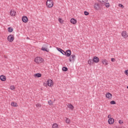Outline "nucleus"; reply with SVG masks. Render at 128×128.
<instances>
[{"instance_id": "24", "label": "nucleus", "mask_w": 128, "mask_h": 128, "mask_svg": "<svg viewBox=\"0 0 128 128\" xmlns=\"http://www.w3.org/2000/svg\"><path fill=\"white\" fill-rule=\"evenodd\" d=\"M48 104L50 106H52V104H54V102H52V100H49L48 102Z\"/></svg>"}, {"instance_id": "23", "label": "nucleus", "mask_w": 128, "mask_h": 128, "mask_svg": "<svg viewBox=\"0 0 128 128\" xmlns=\"http://www.w3.org/2000/svg\"><path fill=\"white\" fill-rule=\"evenodd\" d=\"M8 32H12V30H14V29H12V28L9 27L8 28Z\"/></svg>"}, {"instance_id": "2", "label": "nucleus", "mask_w": 128, "mask_h": 128, "mask_svg": "<svg viewBox=\"0 0 128 128\" xmlns=\"http://www.w3.org/2000/svg\"><path fill=\"white\" fill-rule=\"evenodd\" d=\"M34 62L36 64H42L44 62V59L40 57H37L35 58Z\"/></svg>"}, {"instance_id": "27", "label": "nucleus", "mask_w": 128, "mask_h": 128, "mask_svg": "<svg viewBox=\"0 0 128 128\" xmlns=\"http://www.w3.org/2000/svg\"><path fill=\"white\" fill-rule=\"evenodd\" d=\"M41 50H43L44 52H48V50H46V48L42 47Z\"/></svg>"}, {"instance_id": "34", "label": "nucleus", "mask_w": 128, "mask_h": 128, "mask_svg": "<svg viewBox=\"0 0 128 128\" xmlns=\"http://www.w3.org/2000/svg\"><path fill=\"white\" fill-rule=\"evenodd\" d=\"M36 108H40V106H42L40 104H36Z\"/></svg>"}, {"instance_id": "13", "label": "nucleus", "mask_w": 128, "mask_h": 128, "mask_svg": "<svg viewBox=\"0 0 128 128\" xmlns=\"http://www.w3.org/2000/svg\"><path fill=\"white\" fill-rule=\"evenodd\" d=\"M102 62L103 64H105V66H108V60H106V59L102 60Z\"/></svg>"}, {"instance_id": "35", "label": "nucleus", "mask_w": 128, "mask_h": 128, "mask_svg": "<svg viewBox=\"0 0 128 128\" xmlns=\"http://www.w3.org/2000/svg\"><path fill=\"white\" fill-rule=\"evenodd\" d=\"M124 74H126V76H128V70H126L124 71Z\"/></svg>"}, {"instance_id": "26", "label": "nucleus", "mask_w": 128, "mask_h": 128, "mask_svg": "<svg viewBox=\"0 0 128 128\" xmlns=\"http://www.w3.org/2000/svg\"><path fill=\"white\" fill-rule=\"evenodd\" d=\"M62 70H63V72H68V68L64 66L62 68Z\"/></svg>"}, {"instance_id": "33", "label": "nucleus", "mask_w": 128, "mask_h": 128, "mask_svg": "<svg viewBox=\"0 0 128 128\" xmlns=\"http://www.w3.org/2000/svg\"><path fill=\"white\" fill-rule=\"evenodd\" d=\"M110 104H116V103L114 101L112 100L110 102Z\"/></svg>"}, {"instance_id": "29", "label": "nucleus", "mask_w": 128, "mask_h": 128, "mask_svg": "<svg viewBox=\"0 0 128 128\" xmlns=\"http://www.w3.org/2000/svg\"><path fill=\"white\" fill-rule=\"evenodd\" d=\"M58 125L56 124H54L52 127V128H58Z\"/></svg>"}, {"instance_id": "3", "label": "nucleus", "mask_w": 128, "mask_h": 128, "mask_svg": "<svg viewBox=\"0 0 128 128\" xmlns=\"http://www.w3.org/2000/svg\"><path fill=\"white\" fill-rule=\"evenodd\" d=\"M72 55V50H68L64 52V56H66L70 57Z\"/></svg>"}, {"instance_id": "15", "label": "nucleus", "mask_w": 128, "mask_h": 128, "mask_svg": "<svg viewBox=\"0 0 128 128\" xmlns=\"http://www.w3.org/2000/svg\"><path fill=\"white\" fill-rule=\"evenodd\" d=\"M106 98H108L109 100H110V98H112V95L110 92H108V94H106Z\"/></svg>"}, {"instance_id": "8", "label": "nucleus", "mask_w": 128, "mask_h": 128, "mask_svg": "<svg viewBox=\"0 0 128 128\" xmlns=\"http://www.w3.org/2000/svg\"><path fill=\"white\" fill-rule=\"evenodd\" d=\"M93 62H95L96 64H98V62H100V58H98L96 56H94L93 58Z\"/></svg>"}, {"instance_id": "30", "label": "nucleus", "mask_w": 128, "mask_h": 128, "mask_svg": "<svg viewBox=\"0 0 128 128\" xmlns=\"http://www.w3.org/2000/svg\"><path fill=\"white\" fill-rule=\"evenodd\" d=\"M58 22H60V24H62V22H64V20H62V18H60L58 19Z\"/></svg>"}, {"instance_id": "6", "label": "nucleus", "mask_w": 128, "mask_h": 128, "mask_svg": "<svg viewBox=\"0 0 128 128\" xmlns=\"http://www.w3.org/2000/svg\"><path fill=\"white\" fill-rule=\"evenodd\" d=\"M94 8L95 10H98L100 8V4L98 3L95 4H94Z\"/></svg>"}, {"instance_id": "1", "label": "nucleus", "mask_w": 128, "mask_h": 128, "mask_svg": "<svg viewBox=\"0 0 128 128\" xmlns=\"http://www.w3.org/2000/svg\"><path fill=\"white\" fill-rule=\"evenodd\" d=\"M46 6L49 8H52L54 6V2L52 0H48L46 2Z\"/></svg>"}, {"instance_id": "10", "label": "nucleus", "mask_w": 128, "mask_h": 128, "mask_svg": "<svg viewBox=\"0 0 128 128\" xmlns=\"http://www.w3.org/2000/svg\"><path fill=\"white\" fill-rule=\"evenodd\" d=\"M22 20L23 22H28V17L26 16H23L22 17Z\"/></svg>"}, {"instance_id": "31", "label": "nucleus", "mask_w": 128, "mask_h": 128, "mask_svg": "<svg viewBox=\"0 0 128 128\" xmlns=\"http://www.w3.org/2000/svg\"><path fill=\"white\" fill-rule=\"evenodd\" d=\"M84 14L85 16H88V14H90V13H88V12L86 11H84Z\"/></svg>"}, {"instance_id": "39", "label": "nucleus", "mask_w": 128, "mask_h": 128, "mask_svg": "<svg viewBox=\"0 0 128 128\" xmlns=\"http://www.w3.org/2000/svg\"><path fill=\"white\" fill-rule=\"evenodd\" d=\"M115 60H116V59H114V58H111V61H112V62H114Z\"/></svg>"}, {"instance_id": "19", "label": "nucleus", "mask_w": 128, "mask_h": 128, "mask_svg": "<svg viewBox=\"0 0 128 128\" xmlns=\"http://www.w3.org/2000/svg\"><path fill=\"white\" fill-rule=\"evenodd\" d=\"M98 2H100V4H104L106 2H108V0H98Z\"/></svg>"}, {"instance_id": "18", "label": "nucleus", "mask_w": 128, "mask_h": 128, "mask_svg": "<svg viewBox=\"0 0 128 128\" xmlns=\"http://www.w3.org/2000/svg\"><path fill=\"white\" fill-rule=\"evenodd\" d=\"M102 4H104V6H106V8H110V3L106 2L105 3H101Z\"/></svg>"}, {"instance_id": "40", "label": "nucleus", "mask_w": 128, "mask_h": 128, "mask_svg": "<svg viewBox=\"0 0 128 128\" xmlns=\"http://www.w3.org/2000/svg\"><path fill=\"white\" fill-rule=\"evenodd\" d=\"M127 88H128V86H127Z\"/></svg>"}, {"instance_id": "12", "label": "nucleus", "mask_w": 128, "mask_h": 128, "mask_svg": "<svg viewBox=\"0 0 128 128\" xmlns=\"http://www.w3.org/2000/svg\"><path fill=\"white\" fill-rule=\"evenodd\" d=\"M114 122V120L112 118H110L108 120V124H112Z\"/></svg>"}, {"instance_id": "37", "label": "nucleus", "mask_w": 128, "mask_h": 128, "mask_svg": "<svg viewBox=\"0 0 128 128\" xmlns=\"http://www.w3.org/2000/svg\"><path fill=\"white\" fill-rule=\"evenodd\" d=\"M118 122L120 124H122L124 122L122 120H119Z\"/></svg>"}, {"instance_id": "38", "label": "nucleus", "mask_w": 128, "mask_h": 128, "mask_svg": "<svg viewBox=\"0 0 128 128\" xmlns=\"http://www.w3.org/2000/svg\"><path fill=\"white\" fill-rule=\"evenodd\" d=\"M108 118H112V115L111 114L108 115Z\"/></svg>"}, {"instance_id": "25", "label": "nucleus", "mask_w": 128, "mask_h": 128, "mask_svg": "<svg viewBox=\"0 0 128 128\" xmlns=\"http://www.w3.org/2000/svg\"><path fill=\"white\" fill-rule=\"evenodd\" d=\"M68 106L69 108H70V110H72L74 108V106H72V104H68Z\"/></svg>"}, {"instance_id": "16", "label": "nucleus", "mask_w": 128, "mask_h": 128, "mask_svg": "<svg viewBox=\"0 0 128 128\" xmlns=\"http://www.w3.org/2000/svg\"><path fill=\"white\" fill-rule=\"evenodd\" d=\"M70 22L71 24H76V20L74 18H71Z\"/></svg>"}, {"instance_id": "9", "label": "nucleus", "mask_w": 128, "mask_h": 128, "mask_svg": "<svg viewBox=\"0 0 128 128\" xmlns=\"http://www.w3.org/2000/svg\"><path fill=\"white\" fill-rule=\"evenodd\" d=\"M16 14V12L14 10H12L10 11V16H14Z\"/></svg>"}, {"instance_id": "22", "label": "nucleus", "mask_w": 128, "mask_h": 128, "mask_svg": "<svg viewBox=\"0 0 128 128\" xmlns=\"http://www.w3.org/2000/svg\"><path fill=\"white\" fill-rule=\"evenodd\" d=\"M35 76L36 78H40L42 76V74L40 73H37L35 74Z\"/></svg>"}, {"instance_id": "7", "label": "nucleus", "mask_w": 128, "mask_h": 128, "mask_svg": "<svg viewBox=\"0 0 128 128\" xmlns=\"http://www.w3.org/2000/svg\"><path fill=\"white\" fill-rule=\"evenodd\" d=\"M74 60H76V55L74 54H72L71 56L69 58L68 60L71 62L72 60L74 61Z\"/></svg>"}, {"instance_id": "11", "label": "nucleus", "mask_w": 128, "mask_h": 128, "mask_svg": "<svg viewBox=\"0 0 128 128\" xmlns=\"http://www.w3.org/2000/svg\"><path fill=\"white\" fill-rule=\"evenodd\" d=\"M47 84L48 86H52V84H54V82L52 80H47Z\"/></svg>"}, {"instance_id": "28", "label": "nucleus", "mask_w": 128, "mask_h": 128, "mask_svg": "<svg viewBox=\"0 0 128 128\" xmlns=\"http://www.w3.org/2000/svg\"><path fill=\"white\" fill-rule=\"evenodd\" d=\"M66 124H70V118H66Z\"/></svg>"}, {"instance_id": "20", "label": "nucleus", "mask_w": 128, "mask_h": 128, "mask_svg": "<svg viewBox=\"0 0 128 128\" xmlns=\"http://www.w3.org/2000/svg\"><path fill=\"white\" fill-rule=\"evenodd\" d=\"M88 64H90V66H92V64H94V62H92V60H89L88 62Z\"/></svg>"}, {"instance_id": "21", "label": "nucleus", "mask_w": 128, "mask_h": 128, "mask_svg": "<svg viewBox=\"0 0 128 128\" xmlns=\"http://www.w3.org/2000/svg\"><path fill=\"white\" fill-rule=\"evenodd\" d=\"M11 106H18V104L14 102H11Z\"/></svg>"}, {"instance_id": "14", "label": "nucleus", "mask_w": 128, "mask_h": 128, "mask_svg": "<svg viewBox=\"0 0 128 128\" xmlns=\"http://www.w3.org/2000/svg\"><path fill=\"white\" fill-rule=\"evenodd\" d=\"M0 80L2 82H6V77L4 75H2L0 76Z\"/></svg>"}, {"instance_id": "36", "label": "nucleus", "mask_w": 128, "mask_h": 128, "mask_svg": "<svg viewBox=\"0 0 128 128\" xmlns=\"http://www.w3.org/2000/svg\"><path fill=\"white\" fill-rule=\"evenodd\" d=\"M118 6H120V8H124V5L122 4H119Z\"/></svg>"}, {"instance_id": "4", "label": "nucleus", "mask_w": 128, "mask_h": 128, "mask_svg": "<svg viewBox=\"0 0 128 128\" xmlns=\"http://www.w3.org/2000/svg\"><path fill=\"white\" fill-rule=\"evenodd\" d=\"M14 36L12 34H10L8 37V42H14Z\"/></svg>"}, {"instance_id": "5", "label": "nucleus", "mask_w": 128, "mask_h": 128, "mask_svg": "<svg viewBox=\"0 0 128 128\" xmlns=\"http://www.w3.org/2000/svg\"><path fill=\"white\" fill-rule=\"evenodd\" d=\"M122 36L124 38H127L128 37V33L126 31H122Z\"/></svg>"}, {"instance_id": "32", "label": "nucleus", "mask_w": 128, "mask_h": 128, "mask_svg": "<svg viewBox=\"0 0 128 128\" xmlns=\"http://www.w3.org/2000/svg\"><path fill=\"white\" fill-rule=\"evenodd\" d=\"M14 88H16L14 87V86H10V89L12 90H14Z\"/></svg>"}, {"instance_id": "17", "label": "nucleus", "mask_w": 128, "mask_h": 128, "mask_svg": "<svg viewBox=\"0 0 128 128\" xmlns=\"http://www.w3.org/2000/svg\"><path fill=\"white\" fill-rule=\"evenodd\" d=\"M56 50L60 52H61V54H64V50H62V48H56Z\"/></svg>"}]
</instances>
